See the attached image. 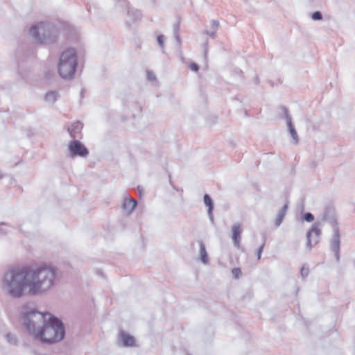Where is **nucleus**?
Segmentation results:
<instances>
[{"mask_svg":"<svg viewBox=\"0 0 355 355\" xmlns=\"http://www.w3.org/2000/svg\"><path fill=\"white\" fill-rule=\"evenodd\" d=\"M312 19L314 20H320L322 19V15L320 12H315L312 15Z\"/></svg>","mask_w":355,"mask_h":355,"instance_id":"17","label":"nucleus"},{"mask_svg":"<svg viewBox=\"0 0 355 355\" xmlns=\"http://www.w3.org/2000/svg\"><path fill=\"white\" fill-rule=\"evenodd\" d=\"M291 132H292L293 135L295 134V131L293 130H291Z\"/></svg>","mask_w":355,"mask_h":355,"instance_id":"21","label":"nucleus"},{"mask_svg":"<svg viewBox=\"0 0 355 355\" xmlns=\"http://www.w3.org/2000/svg\"><path fill=\"white\" fill-rule=\"evenodd\" d=\"M44 24L43 23H39L37 25L33 26L30 29V34L35 38L39 39V31L43 29Z\"/></svg>","mask_w":355,"mask_h":355,"instance_id":"8","label":"nucleus"},{"mask_svg":"<svg viewBox=\"0 0 355 355\" xmlns=\"http://www.w3.org/2000/svg\"><path fill=\"white\" fill-rule=\"evenodd\" d=\"M77 65L76 52L74 49H68L60 55L58 71L64 79L73 78Z\"/></svg>","mask_w":355,"mask_h":355,"instance_id":"3","label":"nucleus"},{"mask_svg":"<svg viewBox=\"0 0 355 355\" xmlns=\"http://www.w3.org/2000/svg\"><path fill=\"white\" fill-rule=\"evenodd\" d=\"M57 94L54 92H49L46 94V98H52L53 101L56 99Z\"/></svg>","mask_w":355,"mask_h":355,"instance_id":"15","label":"nucleus"},{"mask_svg":"<svg viewBox=\"0 0 355 355\" xmlns=\"http://www.w3.org/2000/svg\"><path fill=\"white\" fill-rule=\"evenodd\" d=\"M232 240L234 241V245L239 248L240 247V243H241V235L242 232L241 227L240 225H233L232 227Z\"/></svg>","mask_w":355,"mask_h":355,"instance_id":"6","label":"nucleus"},{"mask_svg":"<svg viewBox=\"0 0 355 355\" xmlns=\"http://www.w3.org/2000/svg\"><path fill=\"white\" fill-rule=\"evenodd\" d=\"M320 234V231L318 227L313 226L307 234V245L311 248L318 243V239Z\"/></svg>","mask_w":355,"mask_h":355,"instance_id":"5","label":"nucleus"},{"mask_svg":"<svg viewBox=\"0 0 355 355\" xmlns=\"http://www.w3.org/2000/svg\"><path fill=\"white\" fill-rule=\"evenodd\" d=\"M157 42L159 44V45L163 47L164 45V37L162 35H159L157 37Z\"/></svg>","mask_w":355,"mask_h":355,"instance_id":"20","label":"nucleus"},{"mask_svg":"<svg viewBox=\"0 0 355 355\" xmlns=\"http://www.w3.org/2000/svg\"><path fill=\"white\" fill-rule=\"evenodd\" d=\"M69 149L72 156L85 157L88 155V150L86 147L77 140L69 143Z\"/></svg>","mask_w":355,"mask_h":355,"instance_id":"4","label":"nucleus"},{"mask_svg":"<svg viewBox=\"0 0 355 355\" xmlns=\"http://www.w3.org/2000/svg\"><path fill=\"white\" fill-rule=\"evenodd\" d=\"M200 257H201L202 261L205 263H207L208 257H207L205 247L203 244L200 245Z\"/></svg>","mask_w":355,"mask_h":355,"instance_id":"11","label":"nucleus"},{"mask_svg":"<svg viewBox=\"0 0 355 355\" xmlns=\"http://www.w3.org/2000/svg\"><path fill=\"white\" fill-rule=\"evenodd\" d=\"M137 206V201L133 198L127 199L124 202V207L130 211H132Z\"/></svg>","mask_w":355,"mask_h":355,"instance_id":"9","label":"nucleus"},{"mask_svg":"<svg viewBox=\"0 0 355 355\" xmlns=\"http://www.w3.org/2000/svg\"><path fill=\"white\" fill-rule=\"evenodd\" d=\"M232 273L235 278H239L241 275V270L239 268H234L232 270Z\"/></svg>","mask_w":355,"mask_h":355,"instance_id":"14","label":"nucleus"},{"mask_svg":"<svg viewBox=\"0 0 355 355\" xmlns=\"http://www.w3.org/2000/svg\"><path fill=\"white\" fill-rule=\"evenodd\" d=\"M41 316L45 321L44 325L36 332L35 337L46 343H53L60 341L64 336V329L62 323L57 318L49 314H40L35 311L26 313L23 316V323L28 329H31L33 318Z\"/></svg>","mask_w":355,"mask_h":355,"instance_id":"2","label":"nucleus"},{"mask_svg":"<svg viewBox=\"0 0 355 355\" xmlns=\"http://www.w3.org/2000/svg\"><path fill=\"white\" fill-rule=\"evenodd\" d=\"M286 209H287V206L284 205L283 209L279 211L278 216L275 220V225L277 226H279L282 223V222L284 218Z\"/></svg>","mask_w":355,"mask_h":355,"instance_id":"10","label":"nucleus"},{"mask_svg":"<svg viewBox=\"0 0 355 355\" xmlns=\"http://www.w3.org/2000/svg\"><path fill=\"white\" fill-rule=\"evenodd\" d=\"M55 268L46 264L40 266H22L10 270L5 275L10 295L38 294L49 290L54 284Z\"/></svg>","mask_w":355,"mask_h":355,"instance_id":"1","label":"nucleus"},{"mask_svg":"<svg viewBox=\"0 0 355 355\" xmlns=\"http://www.w3.org/2000/svg\"><path fill=\"white\" fill-rule=\"evenodd\" d=\"M73 126H75V128L77 129L78 131H80L82 129L83 126L80 123L76 122L73 125H72L71 127L69 128L68 130L70 132L71 136L74 138L76 137V135H75L76 132L73 129H72Z\"/></svg>","mask_w":355,"mask_h":355,"instance_id":"12","label":"nucleus"},{"mask_svg":"<svg viewBox=\"0 0 355 355\" xmlns=\"http://www.w3.org/2000/svg\"><path fill=\"white\" fill-rule=\"evenodd\" d=\"M263 247H264V244H262L259 247V248L258 249V252H257V258H258V259H260V258H261V253H262L263 250Z\"/></svg>","mask_w":355,"mask_h":355,"instance_id":"19","label":"nucleus"},{"mask_svg":"<svg viewBox=\"0 0 355 355\" xmlns=\"http://www.w3.org/2000/svg\"><path fill=\"white\" fill-rule=\"evenodd\" d=\"M189 67L191 71H198L199 69L198 65L194 62L190 63L189 65Z\"/></svg>","mask_w":355,"mask_h":355,"instance_id":"16","label":"nucleus"},{"mask_svg":"<svg viewBox=\"0 0 355 355\" xmlns=\"http://www.w3.org/2000/svg\"><path fill=\"white\" fill-rule=\"evenodd\" d=\"M121 339L124 346L132 347L135 345V340L133 336L125 333H121Z\"/></svg>","mask_w":355,"mask_h":355,"instance_id":"7","label":"nucleus"},{"mask_svg":"<svg viewBox=\"0 0 355 355\" xmlns=\"http://www.w3.org/2000/svg\"><path fill=\"white\" fill-rule=\"evenodd\" d=\"M204 202L205 205L208 207L209 213H211L213 209L212 201L211 198L207 194H205L204 196Z\"/></svg>","mask_w":355,"mask_h":355,"instance_id":"13","label":"nucleus"},{"mask_svg":"<svg viewBox=\"0 0 355 355\" xmlns=\"http://www.w3.org/2000/svg\"><path fill=\"white\" fill-rule=\"evenodd\" d=\"M304 220L306 221L311 222L313 220L314 217L311 213H306L304 216Z\"/></svg>","mask_w":355,"mask_h":355,"instance_id":"18","label":"nucleus"}]
</instances>
